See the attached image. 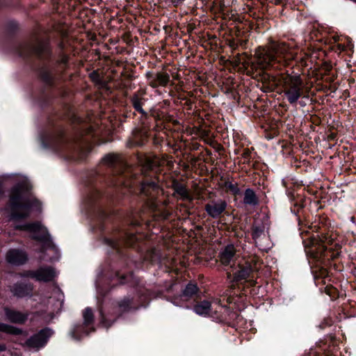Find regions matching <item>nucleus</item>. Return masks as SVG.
Returning <instances> with one entry per match:
<instances>
[{
    "label": "nucleus",
    "mask_w": 356,
    "mask_h": 356,
    "mask_svg": "<svg viewBox=\"0 0 356 356\" xmlns=\"http://www.w3.org/2000/svg\"><path fill=\"white\" fill-rule=\"evenodd\" d=\"M142 166V175H138L130 168H126L123 175L119 178V181L126 187H135L138 186L140 193L149 199L147 202L149 207L162 219H167L170 213L164 209L159 207V204L155 202L156 197L161 193L159 186L155 181L150 180L147 177L149 170H154L160 165V160L156 156H144L140 161Z\"/></svg>",
    "instance_id": "f257e3e1"
},
{
    "label": "nucleus",
    "mask_w": 356,
    "mask_h": 356,
    "mask_svg": "<svg viewBox=\"0 0 356 356\" xmlns=\"http://www.w3.org/2000/svg\"><path fill=\"white\" fill-rule=\"evenodd\" d=\"M31 187L27 183H19L10 191L8 210L10 219L19 220L29 216L31 209L36 200L30 193Z\"/></svg>",
    "instance_id": "f03ea898"
},
{
    "label": "nucleus",
    "mask_w": 356,
    "mask_h": 356,
    "mask_svg": "<svg viewBox=\"0 0 356 356\" xmlns=\"http://www.w3.org/2000/svg\"><path fill=\"white\" fill-rule=\"evenodd\" d=\"M258 64L263 68L275 66L276 64L286 65L289 60L295 58V54L284 42L273 43L267 48L259 47L255 51Z\"/></svg>",
    "instance_id": "7ed1b4c3"
},
{
    "label": "nucleus",
    "mask_w": 356,
    "mask_h": 356,
    "mask_svg": "<svg viewBox=\"0 0 356 356\" xmlns=\"http://www.w3.org/2000/svg\"><path fill=\"white\" fill-rule=\"evenodd\" d=\"M288 102L295 104L304 95V83L300 75H282L280 81Z\"/></svg>",
    "instance_id": "20e7f679"
},
{
    "label": "nucleus",
    "mask_w": 356,
    "mask_h": 356,
    "mask_svg": "<svg viewBox=\"0 0 356 356\" xmlns=\"http://www.w3.org/2000/svg\"><path fill=\"white\" fill-rule=\"evenodd\" d=\"M52 334L53 331L50 328L46 327L29 338L23 346L29 349L38 350L46 345Z\"/></svg>",
    "instance_id": "39448f33"
},
{
    "label": "nucleus",
    "mask_w": 356,
    "mask_h": 356,
    "mask_svg": "<svg viewBox=\"0 0 356 356\" xmlns=\"http://www.w3.org/2000/svg\"><path fill=\"white\" fill-rule=\"evenodd\" d=\"M15 228L29 231L33 234V238L38 241H49L50 236L48 231L38 222L17 225Z\"/></svg>",
    "instance_id": "423d86ee"
},
{
    "label": "nucleus",
    "mask_w": 356,
    "mask_h": 356,
    "mask_svg": "<svg viewBox=\"0 0 356 356\" xmlns=\"http://www.w3.org/2000/svg\"><path fill=\"white\" fill-rule=\"evenodd\" d=\"M227 202L223 200H212L205 205L204 209L207 214L213 218H218L226 210Z\"/></svg>",
    "instance_id": "0eeeda50"
},
{
    "label": "nucleus",
    "mask_w": 356,
    "mask_h": 356,
    "mask_svg": "<svg viewBox=\"0 0 356 356\" xmlns=\"http://www.w3.org/2000/svg\"><path fill=\"white\" fill-rule=\"evenodd\" d=\"M33 290V286L32 284L23 282L15 283L10 289L11 293L18 298L31 296Z\"/></svg>",
    "instance_id": "6e6552de"
},
{
    "label": "nucleus",
    "mask_w": 356,
    "mask_h": 356,
    "mask_svg": "<svg viewBox=\"0 0 356 356\" xmlns=\"http://www.w3.org/2000/svg\"><path fill=\"white\" fill-rule=\"evenodd\" d=\"M26 253L19 249H10L6 254V261L13 266H21L27 261Z\"/></svg>",
    "instance_id": "1a4fd4ad"
},
{
    "label": "nucleus",
    "mask_w": 356,
    "mask_h": 356,
    "mask_svg": "<svg viewBox=\"0 0 356 356\" xmlns=\"http://www.w3.org/2000/svg\"><path fill=\"white\" fill-rule=\"evenodd\" d=\"M30 53L35 54L40 58H43L49 53L48 42L44 40H36L33 44L26 47Z\"/></svg>",
    "instance_id": "9d476101"
},
{
    "label": "nucleus",
    "mask_w": 356,
    "mask_h": 356,
    "mask_svg": "<svg viewBox=\"0 0 356 356\" xmlns=\"http://www.w3.org/2000/svg\"><path fill=\"white\" fill-rule=\"evenodd\" d=\"M4 312L6 318L14 323H24L27 320L29 316L27 313H22L8 307L4 308Z\"/></svg>",
    "instance_id": "9b49d317"
},
{
    "label": "nucleus",
    "mask_w": 356,
    "mask_h": 356,
    "mask_svg": "<svg viewBox=\"0 0 356 356\" xmlns=\"http://www.w3.org/2000/svg\"><path fill=\"white\" fill-rule=\"evenodd\" d=\"M236 257V248L230 244L225 247L220 254V259L222 264L228 265L234 261Z\"/></svg>",
    "instance_id": "f8f14e48"
},
{
    "label": "nucleus",
    "mask_w": 356,
    "mask_h": 356,
    "mask_svg": "<svg viewBox=\"0 0 356 356\" xmlns=\"http://www.w3.org/2000/svg\"><path fill=\"white\" fill-rule=\"evenodd\" d=\"M56 276V271L52 267H41L36 270V280L39 282H50Z\"/></svg>",
    "instance_id": "ddd939ff"
},
{
    "label": "nucleus",
    "mask_w": 356,
    "mask_h": 356,
    "mask_svg": "<svg viewBox=\"0 0 356 356\" xmlns=\"http://www.w3.org/2000/svg\"><path fill=\"white\" fill-rule=\"evenodd\" d=\"M170 81V76L165 72H159L154 76H152L149 80V86L154 88L159 86L165 87Z\"/></svg>",
    "instance_id": "4468645a"
},
{
    "label": "nucleus",
    "mask_w": 356,
    "mask_h": 356,
    "mask_svg": "<svg viewBox=\"0 0 356 356\" xmlns=\"http://www.w3.org/2000/svg\"><path fill=\"white\" fill-rule=\"evenodd\" d=\"M211 303L208 300L197 302L193 307V311L200 316H209L212 312Z\"/></svg>",
    "instance_id": "2eb2a0df"
},
{
    "label": "nucleus",
    "mask_w": 356,
    "mask_h": 356,
    "mask_svg": "<svg viewBox=\"0 0 356 356\" xmlns=\"http://www.w3.org/2000/svg\"><path fill=\"white\" fill-rule=\"evenodd\" d=\"M146 102V99L144 97V93L142 92H138L133 95L131 97V102L135 110L143 115H146L145 111L143 108V106Z\"/></svg>",
    "instance_id": "dca6fc26"
},
{
    "label": "nucleus",
    "mask_w": 356,
    "mask_h": 356,
    "mask_svg": "<svg viewBox=\"0 0 356 356\" xmlns=\"http://www.w3.org/2000/svg\"><path fill=\"white\" fill-rule=\"evenodd\" d=\"M172 188L174 190L175 193L179 195L183 200H193L186 186L178 181H172Z\"/></svg>",
    "instance_id": "f3484780"
},
{
    "label": "nucleus",
    "mask_w": 356,
    "mask_h": 356,
    "mask_svg": "<svg viewBox=\"0 0 356 356\" xmlns=\"http://www.w3.org/2000/svg\"><path fill=\"white\" fill-rule=\"evenodd\" d=\"M198 291V288L196 284L189 283L184 289L181 295L180 296L181 299L184 301H188L192 298Z\"/></svg>",
    "instance_id": "a211bd4d"
},
{
    "label": "nucleus",
    "mask_w": 356,
    "mask_h": 356,
    "mask_svg": "<svg viewBox=\"0 0 356 356\" xmlns=\"http://www.w3.org/2000/svg\"><path fill=\"white\" fill-rule=\"evenodd\" d=\"M252 272V268L250 264H246L244 266H239V269L234 273V279L235 281L247 279Z\"/></svg>",
    "instance_id": "6ab92c4d"
},
{
    "label": "nucleus",
    "mask_w": 356,
    "mask_h": 356,
    "mask_svg": "<svg viewBox=\"0 0 356 356\" xmlns=\"http://www.w3.org/2000/svg\"><path fill=\"white\" fill-rule=\"evenodd\" d=\"M243 203L252 206H255L258 204V198L252 189L247 188L245 191Z\"/></svg>",
    "instance_id": "aec40b11"
},
{
    "label": "nucleus",
    "mask_w": 356,
    "mask_h": 356,
    "mask_svg": "<svg viewBox=\"0 0 356 356\" xmlns=\"http://www.w3.org/2000/svg\"><path fill=\"white\" fill-rule=\"evenodd\" d=\"M131 305V300L129 298H124L118 302L117 312L118 316L129 310Z\"/></svg>",
    "instance_id": "412c9836"
},
{
    "label": "nucleus",
    "mask_w": 356,
    "mask_h": 356,
    "mask_svg": "<svg viewBox=\"0 0 356 356\" xmlns=\"http://www.w3.org/2000/svg\"><path fill=\"white\" fill-rule=\"evenodd\" d=\"M83 325L85 326H89L93 324L94 322V314L90 307H86L83 311Z\"/></svg>",
    "instance_id": "4be33fe9"
},
{
    "label": "nucleus",
    "mask_w": 356,
    "mask_h": 356,
    "mask_svg": "<svg viewBox=\"0 0 356 356\" xmlns=\"http://www.w3.org/2000/svg\"><path fill=\"white\" fill-rule=\"evenodd\" d=\"M0 332L15 335L20 334L22 333V330L20 329L3 323H0Z\"/></svg>",
    "instance_id": "5701e85b"
},
{
    "label": "nucleus",
    "mask_w": 356,
    "mask_h": 356,
    "mask_svg": "<svg viewBox=\"0 0 356 356\" xmlns=\"http://www.w3.org/2000/svg\"><path fill=\"white\" fill-rule=\"evenodd\" d=\"M264 84L266 85V88L268 90H273L277 85V79L275 76H270V75H266L264 78Z\"/></svg>",
    "instance_id": "b1692460"
},
{
    "label": "nucleus",
    "mask_w": 356,
    "mask_h": 356,
    "mask_svg": "<svg viewBox=\"0 0 356 356\" xmlns=\"http://www.w3.org/2000/svg\"><path fill=\"white\" fill-rule=\"evenodd\" d=\"M225 187L227 191H230L234 195H238L240 193V189L238 188L237 184H234L230 181H225Z\"/></svg>",
    "instance_id": "393cba45"
},
{
    "label": "nucleus",
    "mask_w": 356,
    "mask_h": 356,
    "mask_svg": "<svg viewBox=\"0 0 356 356\" xmlns=\"http://www.w3.org/2000/svg\"><path fill=\"white\" fill-rule=\"evenodd\" d=\"M42 79L47 83L50 84L53 80L52 73L47 69H42L40 72Z\"/></svg>",
    "instance_id": "a878e982"
},
{
    "label": "nucleus",
    "mask_w": 356,
    "mask_h": 356,
    "mask_svg": "<svg viewBox=\"0 0 356 356\" xmlns=\"http://www.w3.org/2000/svg\"><path fill=\"white\" fill-rule=\"evenodd\" d=\"M119 156L115 154H108L104 158V161L109 165H115L119 161Z\"/></svg>",
    "instance_id": "bb28decb"
},
{
    "label": "nucleus",
    "mask_w": 356,
    "mask_h": 356,
    "mask_svg": "<svg viewBox=\"0 0 356 356\" xmlns=\"http://www.w3.org/2000/svg\"><path fill=\"white\" fill-rule=\"evenodd\" d=\"M264 232V227L260 226H254L252 228V237L254 238H259Z\"/></svg>",
    "instance_id": "cd10ccee"
},
{
    "label": "nucleus",
    "mask_w": 356,
    "mask_h": 356,
    "mask_svg": "<svg viewBox=\"0 0 356 356\" xmlns=\"http://www.w3.org/2000/svg\"><path fill=\"white\" fill-rule=\"evenodd\" d=\"M22 277H31L36 280V270H26L23 273H19Z\"/></svg>",
    "instance_id": "c85d7f7f"
},
{
    "label": "nucleus",
    "mask_w": 356,
    "mask_h": 356,
    "mask_svg": "<svg viewBox=\"0 0 356 356\" xmlns=\"http://www.w3.org/2000/svg\"><path fill=\"white\" fill-rule=\"evenodd\" d=\"M100 316H101V323L106 327H109L111 325V323L108 322V320L106 318V317L103 314V312L100 310Z\"/></svg>",
    "instance_id": "c756f323"
},
{
    "label": "nucleus",
    "mask_w": 356,
    "mask_h": 356,
    "mask_svg": "<svg viewBox=\"0 0 356 356\" xmlns=\"http://www.w3.org/2000/svg\"><path fill=\"white\" fill-rule=\"evenodd\" d=\"M90 77L96 83L100 86H104V83L100 80L99 76L97 72H92L90 74Z\"/></svg>",
    "instance_id": "7c9ffc66"
},
{
    "label": "nucleus",
    "mask_w": 356,
    "mask_h": 356,
    "mask_svg": "<svg viewBox=\"0 0 356 356\" xmlns=\"http://www.w3.org/2000/svg\"><path fill=\"white\" fill-rule=\"evenodd\" d=\"M137 240V237L134 234H129L127 236L126 239V243L128 245H134L135 241Z\"/></svg>",
    "instance_id": "2f4dec72"
},
{
    "label": "nucleus",
    "mask_w": 356,
    "mask_h": 356,
    "mask_svg": "<svg viewBox=\"0 0 356 356\" xmlns=\"http://www.w3.org/2000/svg\"><path fill=\"white\" fill-rule=\"evenodd\" d=\"M107 244L111 248L118 250L119 247V243L113 240H107Z\"/></svg>",
    "instance_id": "473e14b6"
},
{
    "label": "nucleus",
    "mask_w": 356,
    "mask_h": 356,
    "mask_svg": "<svg viewBox=\"0 0 356 356\" xmlns=\"http://www.w3.org/2000/svg\"><path fill=\"white\" fill-rule=\"evenodd\" d=\"M250 151L248 149H245L243 153V157L245 160H248L250 159Z\"/></svg>",
    "instance_id": "72a5a7b5"
},
{
    "label": "nucleus",
    "mask_w": 356,
    "mask_h": 356,
    "mask_svg": "<svg viewBox=\"0 0 356 356\" xmlns=\"http://www.w3.org/2000/svg\"><path fill=\"white\" fill-rule=\"evenodd\" d=\"M170 1L174 4H178V3L183 2L184 0H170Z\"/></svg>",
    "instance_id": "f704fd0d"
},
{
    "label": "nucleus",
    "mask_w": 356,
    "mask_h": 356,
    "mask_svg": "<svg viewBox=\"0 0 356 356\" xmlns=\"http://www.w3.org/2000/svg\"><path fill=\"white\" fill-rule=\"evenodd\" d=\"M5 349V346L0 344V352L3 351Z\"/></svg>",
    "instance_id": "c9c22d12"
},
{
    "label": "nucleus",
    "mask_w": 356,
    "mask_h": 356,
    "mask_svg": "<svg viewBox=\"0 0 356 356\" xmlns=\"http://www.w3.org/2000/svg\"><path fill=\"white\" fill-rule=\"evenodd\" d=\"M142 144L138 142L134 143L132 145H141Z\"/></svg>",
    "instance_id": "e433bc0d"
},
{
    "label": "nucleus",
    "mask_w": 356,
    "mask_h": 356,
    "mask_svg": "<svg viewBox=\"0 0 356 356\" xmlns=\"http://www.w3.org/2000/svg\"><path fill=\"white\" fill-rule=\"evenodd\" d=\"M176 300H177V298L173 302L174 305H176L177 306H180V305L178 302H176Z\"/></svg>",
    "instance_id": "4c0bfd02"
},
{
    "label": "nucleus",
    "mask_w": 356,
    "mask_h": 356,
    "mask_svg": "<svg viewBox=\"0 0 356 356\" xmlns=\"http://www.w3.org/2000/svg\"><path fill=\"white\" fill-rule=\"evenodd\" d=\"M325 248L323 245L322 246V250L321 251V253H322L323 252H324L325 250Z\"/></svg>",
    "instance_id": "58836bf2"
},
{
    "label": "nucleus",
    "mask_w": 356,
    "mask_h": 356,
    "mask_svg": "<svg viewBox=\"0 0 356 356\" xmlns=\"http://www.w3.org/2000/svg\"><path fill=\"white\" fill-rule=\"evenodd\" d=\"M131 223L134 225H138V222H131Z\"/></svg>",
    "instance_id": "ea45409f"
},
{
    "label": "nucleus",
    "mask_w": 356,
    "mask_h": 356,
    "mask_svg": "<svg viewBox=\"0 0 356 356\" xmlns=\"http://www.w3.org/2000/svg\"><path fill=\"white\" fill-rule=\"evenodd\" d=\"M108 322L110 323V321H108ZM115 322V320H113L112 322H111V323L112 324V323H114Z\"/></svg>",
    "instance_id": "a19ab883"
},
{
    "label": "nucleus",
    "mask_w": 356,
    "mask_h": 356,
    "mask_svg": "<svg viewBox=\"0 0 356 356\" xmlns=\"http://www.w3.org/2000/svg\"><path fill=\"white\" fill-rule=\"evenodd\" d=\"M108 322L110 323V321H108ZM115 322V320H113L112 322H111V323L112 324V323H114Z\"/></svg>",
    "instance_id": "79ce46f5"
},
{
    "label": "nucleus",
    "mask_w": 356,
    "mask_h": 356,
    "mask_svg": "<svg viewBox=\"0 0 356 356\" xmlns=\"http://www.w3.org/2000/svg\"><path fill=\"white\" fill-rule=\"evenodd\" d=\"M63 62H64V63H66V59H65H65H63Z\"/></svg>",
    "instance_id": "37998d69"
}]
</instances>
